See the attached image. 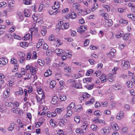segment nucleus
<instances>
[{
    "mask_svg": "<svg viewBox=\"0 0 135 135\" xmlns=\"http://www.w3.org/2000/svg\"><path fill=\"white\" fill-rule=\"evenodd\" d=\"M45 97L43 94L42 95H36L35 96L37 101L40 104H42V100H44Z\"/></svg>",
    "mask_w": 135,
    "mask_h": 135,
    "instance_id": "f257e3e1",
    "label": "nucleus"
},
{
    "mask_svg": "<svg viewBox=\"0 0 135 135\" xmlns=\"http://www.w3.org/2000/svg\"><path fill=\"white\" fill-rule=\"evenodd\" d=\"M69 24L67 23H63L62 21H60L57 24V25L58 26H60L61 28L62 29H64L67 28L69 26Z\"/></svg>",
    "mask_w": 135,
    "mask_h": 135,
    "instance_id": "f03ea898",
    "label": "nucleus"
},
{
    "mask_svg": "<svg viewBox=\"0 0 135 135\" xmlns=\"http://www.w3.org/2000/svg\"><path fill=\"white\" fill-rule=\"evenodd\" d=\"M130 64L129 61L123 60L122 61V66L124 69H126L130 67Z\"/></svg>",
    "mask_w": 135,
    "mask_h": 135,
    "instance_id": "7ed1b4c3",
    "label": "nucleus"
},
{
    "mask_svg": "<svg viewBox=\"0 0 135 135\" xmlns=\"http://www.w3.org/2000/svg\"><path fill=\"white\" fill-rule=\"evenodd\" d=\"M8 60L4 57L0 59V67H2L3 65H5L8 63Z\"/></svg>",
    "mask_w": 135,
    "mask_h": 135,
    "instance_id": "20e7f679",
    "label": "nucleus"
},
{
    "mask_svg": "<svg viewBox=\"0 0 135 135\" xmlns=\"http://www.w3.org/2000/svg\"><path fill=\"white\" fill-rule=\"evenodd\" d=\"M59 102V99L56 96H53L52 98V100L51 101V103L53 105H55L57 104Z\"/></svg>",
    "mask_w": 135,
    "mask_h": 135,
    "instance_id": "39448f33",
    "label": "nucleus"
},
{
    "mask_svg": "<svg viewBox=\"0 0 135 135\" xmlns=\"http://www.w3.org/2000/svg\"><path fill=\"white\" fill-rule=\"evenodd\" d=\"M104 26L106 27H109L112 26L113 24L112 21L111 20H106L104 23Z\"/></svg>",
    "mask_w": 135,
    "mask_h": 135,
    "instance_id": "423d86ee",
    "label": "nucleus"
},
{
    "mask_svg": "<svg viewBox=\"0 0 135 135\" xmlns=\"http://www.w3.org/2000/svg\"><path fill=\"white\" fill-rule=\"evenodd\" d=\"M83 108L82 106L81 105H77L75 107L74 110L77 112H79L82 110Z\"/></svg>",
    "mask_w": 135,
    "mask_h": 135,
    "instance_id": "0eeeda50",
    "label": "nucleus"
},
{
    "mask_svg": "<svg viewBox=\"0 0 135 135\" xmlns=\"http://www.w3.org/2000/svg\"><path fill=\"white\" fill-rule=\"evenodd\" d=\"M110 129L108 127H104L101 130L100 132L102 133H106L109 132Z\"/></svg>",
    "mask_w": 135,
    "mask_h": 135,
    "instance_id": "6e6552de",
    "label": "nucleus"
},
{
    "mask_svg": "<svg viewBox=\"0 0 135 135\" xmlns=\"http://www.w3.org/2000/svg\"><path fill=\"white\" fill-rule=\"evenodd\" d=\"M19 54H20L22 56H21V58L20 60V63H22L25 60V59L23 57L25 56V54L23 52H20Z\"/></svg>",
    "mask_w": 135,
    "mask_h": 135,
    "instance_id": "1a4fd4ad",
    "label": "nucleus"
},
{
    "mask_svg": "<svg viewBox=\"0 0 135 135\" xmlns=\"http://www.w3.org/2000/svg\"><path fill=\"white\" fill-rule=\"evenodd\" d=\"M68 16L69 17L73 19L76 17V15L74 12H71L69 13Z\"/></svg>",
    "mask_w": 135,
    "mask_h": 135,
    "instance_id": "9d476101",
    "label": "nucleus"
},
{
    "mask_svg": "<svg viewBox=\"0 0 135 135\" xmlns=\"http://www.w3.org/2000/svg\"><path fill=\"white\" fill-rule=\"evenodd\" d=\"M24 12L26 17H28L30 16L31 13L28 9H25Z\"/></svg>",
    "mask_w": 135,
    "mask_h": 135,
    "instance_id": "9b49d317",
    "label": "nucleus"
},
{
    "mask_svg": "<svg viewBox=\"0 0 135 135\" xmlns=\"http://www.w3.org/2000/svg\"><path fill=\"white\" fill-rule=\"evenodd\" d=\"M123 112L122 111H120L119 113L117 114L116 116L117 118L118 119H120L121 118H122L123 117Z\"/></svg>",
    "mask_w": 135,
    "mask_h": 135,
    "instance_id": "f8f14e48",
    "label": "nucleus"
},
{
    "mask_svg": "<svg viewBox=\"0 0 135 135\" xmlns=\"http://www.w3.org/2000/svg\"><path fill=\"white\" fill-rule=\"evenodd\" d=\"M130 35L129 33H127L124 34L123 36V39L125 40H128L129 38V36Z\"/></svg>",
    "mask_w": 135,
    "mask_h": 135,
    "instance_id": "ddd939ff",
    "label": "nucleus"
},
{
    "mask_svg": "<svg viewBox=\"0 0 135 135\" xmlns=\"http://www.w3.org/2000/svg\"><path fill=\"white\" fill-rule=\"evenodd\" d=\"M55 85V82L54 80H52L50 83L49 87L51 88H53Z\"/></svg>",
    "mask_w": 135,
    "mask_h": 135,
    "instance_id": "4468645a",
    "label": "nucleus"
},
{
    "mask_svg": "<svg viewBox=\"0 0 135 135\" xmlns=\"http://www.w3.org/2000/svg\"><path fill=\"white\" fill-rule=\"evenodd\" d=\"M36 68H33L32 66L31 67L30 69V71L32 72L31 74L32 75L35 74L36 73Z\"/></svg>",
    "mask_w": 135,
    "mask_h": 135,
    "instance_id": "2eb2a0df",
    "label": "nucleus"
},
{
    "mask_svg": "<svg viewBox=\"0 0 135 135\" xmlns=\"http://www.w3.org/2000/svg\"><path fill=\"white\" fill-rule=\"evenodd\" d=\"M75 132L77 133L81 134L83 133L84 132V131L81 129L80 128H78L76 129Z\"/></svg>",
    "mask_w": 135,
    "mask_h": 135,
    "instance_id": "dca6fc26",
    "label": "nucleus"
},
{
    "mask_svg": "<svg viewBox=\"0 0 135 135\" xmlns=\"http://www.w3.org/2000/svg\"><path fill=\"white\" fill-rule=\"evenodd\" d=\"M91 78H84L83 79V82L84 83H87V82L90 83L91 81ZM87 83L88 84V82Z\"/></svg>",
    "mask_w": 135,
    "mask_h": 135,
    "instance_id": "f3484780",
    "label": "nucleus"
},
{
    "mask_svg": "<svg viewBox=\"0 0 135 135\" xmlns=\"http://www.w3.org/2000/svg\"><path fill=\"white\" fill-rule=\"evenodd\" d=\"M119 22L121 24H123L125 25H126L127 24L128 21L124 19H121L119 21Z\"/></svg>",
    "mask_w": 135,
    "mask_h": 135,
    "instance_id": "a211bd4d",
    "label": "nucleus"
},
{
    "mask_svg": "<svg viewBox=\"0 0 135 135\" xmlns=\"http://www.w3.org/2000/svg\"><path fill=\"white\" fill-rule=\"evenodd\" d=\"M60 6L59 3L58 2H55V4L54 6L52 7V9H55L58 8Z\"/></svg>",
    "mask_w": 135,
    "mask_h": 135,
    "instance_id": "6ab92c4d",
    "label": "nucleus"
},
{
    "mask_svg": "<svg viewBox=\"0 0 135 135\" xmlns=\"http://www.w3.org/2000/svg\"><path fill=\"white\" fill-rule=\"evenodd\" d=\"M20 110V109L17 108L12 109H11L12 111L15 114H18L19 113Z\"/></svg>",
    "mask_w": 135,
    "mask_h": 135,
    "instance_id": "aec40b11",
    "label": "nucleus"
},
{
    "mask_svg": "<svg viewBox=\"0 0 135 135\" xmlns=\"http://www.w3.org/2000/svg\"><path fill=\"white\" fill-rule=\"evenodd\" d=\"M30 37V34L28 33L25 35L24 37L23 38V40L26 41L29 39Z\"/></svg>",
    "mask_w": 135,
    "mask_h": 135,
    "instance_id": "412c9836",
    "label": "nucleus"
},
{
    "mask_svg": "<svg viewBox=\"0 0 135 135\" xmlns=\"http://www.w3.org/2000/svg\"><path fill=\"white\" fill-rule=\"evenodd\" d=\"M55 52L58 55L61 54H62L61 52L63 53V52H62V50L61 49H55Z\"/></svg>",
    "mask_w": 135,
    "mask_h": 135,
    "instance_id": "4be33fe9",
    "label": "nucleus"
},
{
    "mask_svg": "<svg viewBox=\"0 0 135 135\" xmlns=\"http://www.w3.org/2000/svg\"><path fill=\"white\" fill-rule=\"evenodd\" d=\"M46 28L45 27H43L41 31V33L42 35L44 36V35L46 34Z\"/></svg>",
    "mask_w": 135,
    "mask_h": 135,
    "instance_id": "5701e85b",
    "label": "nucleus"
},
{
    "mask_svg": "<svg viewBox=\"0 0 135 135\" xmlns=\"http://www.w3.org/2000/svg\"><path fill=\"white\" fill-rule=\"evenodd\" d=\"M23 93V89L21 88H20L19 89V91L16 92V94H19L22 95Z\"/></svg>",
    "mask_w": 135,
    "mask_h": 135,
    "instance_id": "b1692460",
    "label": "nucleus"
},
{
    "mask_svg": "<svg viewBox=\"0 0 135 135\" xmlns=\"http://www.w3.org/2000/svg\"><path fill=\"white\" fill-rule=\"evenodd\" d=\"M10 90L9 89H6V91L4 93V94L5 96V97H8L10 94Z\"/></svg>",
    "mask_w": 135,
    "mask_h": 135,
    "instance_id": "393cba45",
    "label": "nucleus"
},
{
    "mask_svg": "<svg viewBox=\"0 0 135 135\" xmlns=\"http://www.w3.org/2000/svg\"><path fill=\"white\" fill-rule=\"evenodd\" d=\"M128 17L133 20H135V16L133 14H129L128 15Z\"/></svg>",
    "mask_w": 135,
    "mask_h": 135,
    "instance_id": "a878e982",
    "label": "nucleus"
},
{
    "mask_svg": "<svg viewBox=\"0 0 135 135\" xmlns=\"http://www.w3.org/2000/svg\"><path fill=\"white\" fill-rule=\"evenodd\" d=\"M93 72V70L92 69L89 70L86 73V76L90 75L92 74Z\"/></svg>",
    "mask_w": 135,
    "mask_h": 135,
    "instance_id": "bb28decb",
    "label": "nucleus"
},
{
    "mask_svg": "<svg viewBox=\"0 0 135 135\" xmlns=\"http://www.w3.org/2000/svg\"><path fill=\"white\" fill-rule=\"evenodd\" d=\"M74 86L76 88L80 89L81 88L82 85L80 83H75L74 85Z\"/></svg>",
    "mask_w": 135,
    "mask_h": 135,
    "instance_id": "cd10ccee",
    "label": "nucleus"
},
{
    "mask_svg": "<svg viewBox=\"0 0 135 135\" xmlns=\"http://www.w3.org/2000/svg\"><path fill=\"white\" fill-rule=\"evenodd\" d=\"M113 75L112 74H109L108 77V80L109 81H112L114 80L113 78Z\"/></svg>",
    "mask_w": 135,
    "mask_h": 135,
    "instance_id": "c85d7f7f",
    "label": "nucleus"
},
{
    "mask_svg": "<svg viewBox=\"0 0 135 135\" xmlns=\"http://www.w3.org/2000/svg\"><path fill=\"white\" fill-rule=\"evenodd\" d=\"M28 43L26 42H20V46L22 47H27L28 46L27 44Z\"/></svg>",
    "mask_w": 135,
    "mask_h": 135,
    "instance_id": "c756f323",
    "label": "nucleus"
},
{
    "mask_svg": "<svg viewBox=\"0 0 135 135\" xmlns=\"http://www.w3.org/2000/svg\"><path fill=\"white\" fill-rule=\"evenodd\" d=\"M79 118L80 117L78 116H76L74 118V121L76 123H79L80 121Z\"/></svg>",
    "mask_w": 135,
    "mask_h": 135,
    "instance_id": "7c9ffc66",
    "label": "nucleus"
},
{
    "mask_svg": "<svg viewBox=\"0 0 135 135\" xmlns=\"http://www.w3.org/2000/svg\"><path fill=\"white\" fill-rule=\"evenodd\" d=\"M7 6V4L5 2H2L0 3V8H4Z\"/></svg>",
    "mask_w": 135,
    "mask_h": 135,
    "instance_id": "2f4dec72",
    "label": "nucleus"
},
{
    "mask_svg": "<svg viewBox=\"0 0 135 135\" xmlns=\"http://www.w3.org/2000/svg\"><path fill=\"white\" fill-rule=\"evenodd\" d=\"M94 100L93 98H92L89 101L86 102V103L87 104H91L94 102Z\"/></svg>",
    "mask_w": 135,
    "mask_h": 135,
    "instance_id": "473e14b6",
    "label": "nucleus"
},
{
    "mask_svg": "<svg viewBox=\"0 0 135 135\" xmlns=\"http://www.w3.org/2000/svg\"><path fill=\"white\" fill-rule=\"evenodd\" d=\"M31 0H23V2L24 4L26 5H29L31 3Z\"/></svg>",
    "mask_w": 135,
    "mask_h": 135,
    "instance_id": "72a5a7b5",
    "label": "nucleus"
},
{
    "mask_svg": "<svg viewBox=\"0 0 135 135\" xmlns=\"http://www.w3.org/2000/svg\"><path fill=\"white\" fill-rule=\"evenodd\" d=\"M37 62L41 66H43L44 65V62L41 60L39 59L38 60Z\"/></svg>",
    "mask_w": 135,
    "mask_h": 135,
    "instance_id": "f704fd0d",
    "label": "nucleus"
},
{
    "mask_svg": "<svg viewBox=\"0 0 135 135\" xmlns=\"http://www.w3.org/2000/svg\"><path fill=\"white\" fill-rule=\"evenodd\" d=\"M112 88L115 90H118L121 88V86L115 85L112 86Z\"/></svg>",
    "mask_w": 135,
    "mask_h": 135,
    "instance_id": "c9c22d12",
    "label": "nucleus"
},
{
    "mask_svg": "<svg viewBox=\"0 0 135 135\" xmlns=\"http://www.w3.org/2000/svg\"><path fill=\"white\" fill-rule=\"evenodd\" d=\"M128 131L127 127H123L121 129V132L123 133H126Z\"/></svg>",
    "mask_w": 135,
    "mask_h": 135,
    "instance_id": "e433bc0d",
    "label": "nucleus"
},
{
    "mask_svg": "<svg viewBox=\"0 0 135 135\" xmlns=\"http://www.w3.org/2000/svg\"><path fill=\"white\" fill-rule=\"evenodd\" d=\"M94 114V115H97L98 116H99L100 115L101 113L100 111L97 110L95 111Z\"/></svg>",
    "mask_w": 135,
    "mask_h": 135,
    "instance_id": "4c0bfd02",
    "label": "nucleus"
},
{
    "mask_svg": "<svg viewBox=\"0 0 135 135\" xmlns=\"http://www.w3.org/2000/svg\"><path fill=\"white\" fill-rule=\"evenodd\" d=\"M18 67V65L17 64H16L14 65V69L12 70V72L16 71L17 70V69Z\"/></svg>",
    "mask_w": 135,
    "mask_h": 135,
    "instance_id": "58836bf2",
    "label": "nucleus"
},
{
    "mask_svg": "<svg viewBox=\"0 0 135 135\" xmlns=\"http://www.w3.org/2000/svg\"><path fill=\"white\" fill-rule=\"evenodd\" d=\"M60 98L61 101H64L66 100V96L62 95L60 96Z\"/></svg>",
    "mask_w": 135,
    "mask_h": 135,
    "instance_id": "ea45409f",
    "label": "nucleus"
},
{
    "mask_svg": "<svg viewBox=\"0 0 135 135\" xmlns=\"http://www.w3.org/2000/svg\"><path fill=\"white\" fill-rule=\"evenodd\" d=\"M49 72H51V71L49 69L46 72H45L44 74V76L46 77H47L51 74V73L49 74Z\"/></svg>",
    "mask_w": 135,
    "mask_h": 135,
    "instance_id": "a19ab883",
    "label": "nucleus"
},
{
    "mask_svg": "<svg viewBox=\"0 0 135 135\" xmlns=\"http://www.w3.org/2000/svg\"><path fill=\"white\" fill-rule=\"evenodd\" d=\"M59 125L61 127H63L64 126L66 125V123L64 122L63 121H60L59 123Z\"/></svg>",
    "mask_w": 135,
    "mask_h": 135,
    "instance_id": "79ce46f5",
    "label": "nucleus"
},
{
    "mask_svg": "<svg viewBox=\"0 0 135 135\" xmlns=\"http://www.w3.org/2000/svg\"><path fill=\"white\" fill-rule=\"evenodd\" d=\"M106 77L105 76V75H102L100 76L99 79L101 80L104 81L105 80Z\"/></svg>",
    "mask_w": 135,
    "mask_h": 135,
    "instance_id": "37998d69",
    "label": "nucleus"
},
{
    "mask_svg": "<svg viewBox=\"0 0 135 135\" xmlns=\"http://www.w3.org/2000/svg\"><path fill=\"white\" fill-rule=\"evenodd\" d=\"M126 9L125 8H119L118 9V11L120 12L123 13V12L126 11Z\"/></svg>",
    "mask_w": 135,
    "mask_h": 135,
    "instance_id": "c03bdc74",
    "label": "nucleus"
},
{
    "mask_svg": "<svg viewBox=\"0 0 135 135\" xmlns=\"http://www.w3.org/2000/svg\"><path fill=\"white\" fill-rule=\"evenodd\" d=\"M73 6L74 9H78L79 7V6L78 4V3H74L73 5Z\"/></svg>",
    "mask_w": 135,
    "mask_h": 135,
    "instance_id": "a18cd8bd",
    "label": "nucleus"
},
{
    "mask_svg": "<svg viewBox=\"0 0 135 135\" xmlns=\"http://www.w3.org/2000/svg\"><path fill=\"white\" fill-rule=\"evenodd\" d=\"M67 115L70 117L72 115V111L71 110H67Z\"/></svg>",
    "mask_w": 135,
    "mask_h": 135,
    "instance_id": "49530a36",
    "label": "nucleus"
},
{
    "mask_svg": "<svg viewBox=\"0 0 135 135\" xmlns=\"http://www.w3.org/2000/svg\"><path fill=\"white\" fill-rule=\"evenodd\" d=\"M17 61L15 59L14 57H13L11 59V62L12 64H16Z\"/></svg>",
    "mask_w": 135,
    "mask_h": 135,
    "instance_id": "de8ad7c7",
    "label": "nucleus"
},
{
    "mask_svg": "<svg viewBox=\"0 0 135 135\" xmlns=\"http://www.w3.org/2000/svg\"><path fill=\"white\" fill-rule=\"evenodd\" d=\"M93 86V85H88L86 86V87L88 89L91 90L92 89Z\"/></svg>",
    "mask_w": 135,
    "mask_h": 135,
    "instance_id": "09e8293b",
    "label": "nucleus"
},
{
    "mask_svg": "<svg viewBox=\"0 0 135 135\" xmlns=\"http://www.w3.org/2000/svg\"><path fill=\"white\" fill-rule=\"evenodd\" d=\"M13 36L15 39H17L18 40H20L21 38L19 36L16 35L15 33L13 34Z\"/></svg>",
    "mask_w": 135,
    "mask_h": 135,
    "instance_id": "8fccbe9b",
    "label": "nucleus"
},
{
    "mask_svg": "<svg viewBox=\"0 0 135 135\" xmlns=\"http://www.w3.org/2000/svg\"><path fill=\"white\" fill-rule=\"evenodd\" d=\"M43 43V41H41L40 42H39L37 44V47L38 48H39L41 46H42Z\"/></svg>",
    "mask_w": 135,
    "mask_h": 135,
    "instance_id": "3c124183",
    "label": "nucleus"
},
{
    "mask_svg": "<svg viewBox=\"0 0 135 135\" xmlns=\"http://www.w3.org/2000/svg\"><path fill=\"white\" fill-rule=\"evenodd\" d=\"M69 105L71 108L73 109L75 107V104L74 103L72 102Z\"/></svg>",
    "mask_w": 135,
    "mask_h": 135,
    "instance_id": "603ef678",
    "label": "nucleus"
},
{
    "mask_svg": "<svg viewBox=\"0 0 135 135\" xmlns=\"http://www.w3.org/2000/svg\"><path fill=\"white\" fill-rule=\"evenodd\" d=\"M71 68L69 67L66 66L65 67L64 69L66 70V71H68V72H70L71 71Z\"/></svg>",
    "mask_w": 135,
    "mask_h": 135,
    "instance_id": "864d4df0",
    "label": "nucleus"
},
{
    "mask_svg": "<svg viewBox=\"0 0 135 135\" xmlns=\"http://www.w3.org/2000/svg\"><path fill=\"white\" fill-rule=\"evenodd\" d=\"M43 121H40L35 123L36 125H38L39 127H40L41 124L43 123Z\"/></svg>",
    "mask_w": 135,
    "mask_h": 135,
    "instance_id": "5fc2aeb1",
    "label": "nucleus"
},
{
    "mask_svg": "<svg viewBox=\"0 0 135 135\" xmlns=\"http://www.w3.org/2000/svg\"><path fill=\"white\" fill-rule=\"evenodd\" d=\"M62 111V109L60 108H56L55 110L56 112H57L58 113H60Z\"/></svg>",
    "mask_w": 135,
    "mask_h": 135,
    "instance_id": "6e6d98bb",
    "label": "nucleus"
},
{
    "mask_svg": "<svg viewBox=\"0 0 135 135\" xmlns=\"http://www.w3.org/2000/svg\"><path fill=\"white\" fill-rule=\"evenodd\" d=\"M15 30V27H12L10 28L9 30V32L10 33H12V32H14Z\"/></svg>",
    "mask_w": 135,
    "mask_h": 135,
    "instance_id": "4d7b16f0",
    "label": "nucleus"
},
{
    "mask_svg": "<svg viewBox=\"0 0 135 135\" xmlns=\"http://www.w3.org/2000/svg\"><path fill=\"white\" fill-rule=\"evenodd\" d=\"M33 55L32 56V58L33 59H36L37 58L36 52L35 51L33 52Z\"/></svg>",
    "mask_w": 135,
    "mask_h": 135,
    "instance_id": "13d9d810",
    "label": "nucleus"
},
{
    "mask_svg": "<svg viewBox=\"0 0 135 135\" xmlns=\"http://www.w3.org/2000/svg\"><path fill=\"white\" fill-rule=\"evenodd\" d=\"M54 36L53 35H52L49 38V40L50 41H52L54 40Z\"/></svg>",
    "mask_w": 135,
    "mask_h": 135,
    "instance_id": "bf43d9fd",
    "label": "nucleus"
},
{
    "mask_svg": "<svg viewBox=\"0 0 135 135\" xmlns=\"http://www.w3.org/2000/svg\"><path fill=\"white\" fill-rule=\"evenodd\" d=\"M89 41L88 39L86 40L84 43V45L85 46H87L89 44Z\"/></svg>",
    "mask_w": 135,
    "mask_h": 135,
    "instance_id": "052dcab7",
    "label": "nucleus"
},
{
    "mask_svg": "<svg viewBox=\"0 0 135 135\" xmlns=\"http://www.w3.org/2000/svg\"><path fill=\"white\" fill-rule=\"evenodd\" d=\"M65 39L67 40V41L69 42H71L73 40V38L71 37L65 38Z\"/></svg>",
    "mask_w": 135,
    "mask_h": 135,
    "instance_id": "680f3d73",
    "label": "nucleus"
},
{
    "mask_svg": "<svg viewBox=\"0 0 135 135\" xmlns=\"http://www.w3.org/2000/svg\"><path fill=\"white\" fill-rule=\"evenodd\" d=\"M27 116L28 118L29 119V120H31V113H27Z\"/></svg>",
    "mask_w": 135,
    "mask_h": 135,
    "instance_id": "e2e57ef3",
    "label": "nucleus"
},
{
    "mask_svg": "<svg viewBox=\"0 0 135 135\" xmlns=\"http://www.w3.org/2000/svg\"><path fill=\"white\" fill-rule=\"evenodd\" d=\"M95 106L96 108H97L98 107L101 106V105L99 102H97L95 105Z\"/></svg>",
    "mask_w": 135,
    "mask_h": 135,
    "instance_id": "0e129e2a",
    "label": "nucleus"
},
{
    "mask_svg": "<svg viewBox=\"0 0 135 135\" xmlns=\"http://www.w3.org/2000/svg\"><path fill=\"white\" fill-rule=\"evenodd\" d=\"M68 11L69 9L67 8L63 9L62 11V13H64L65 12H68Z\"/></svg>",
    "mask_w": 135,
    "mask_h": 135,
    "instance_id": "69168bd1",
    "label": "nucleus"
},
{
    "mask_svg": "<svg viewBox=\"0 0 135 135\" xmlns=\"http://www.w3.org/2000/svg\"><path fill=\"white\" fill-rule=\"evenodd\" d=\"M104 7L107 9L108 11H109L110 10V8L107 5H104Z\"/></svg>",
    "mask_w": 135,
    "mask_h": 135,
    "instance_id": "338daca9",
    "label": "nucleus"
},
{
    "mask_svg": "<svg viewBox=\"0 0 135 135\" xmlns=\"http://www.w3.org/2000/svg\"><path fill=\"white\" fill-rule=\"evenodd\" d=\"M80 28L81 29L82 33L86 30V27L84 26H81Z\"/></svg>",
    "mask_w": 135,
    "mask_h": 135,
    "instance_id": "774afa93",
    "label": "nucleus"
}]
</instances>
